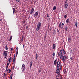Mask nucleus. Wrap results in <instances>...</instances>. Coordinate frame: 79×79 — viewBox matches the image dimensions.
<instances>
[{
    "mask_svg": "<svg viewBox=\"0 0 79 79\" xmlns=\"http://www.w3.org/2000/svg\"><path fill=\"white\" fill-rule=\"evenodd\" d=\"M63 52H62V50H60V57H62V61L63 62H64L65 61V60H66V56H64L62 55Z\"/></svg>",
    "mask_w": 79,
    "mask_h": 79,
    "instance_id": "nucleus-1",
    "label": "nucleus"
},
{
    "mask_svg": "<svg viewBox=\"0 0 79 79\" xmlns=\"http://www.w3.org/2000/svg\"><path fill=\"white\" fill-rule=\"evenodd\" d=\"M41 26H42V24H41V23L39 22L38 23L37 27L36 28L37 31H39V30L40 29V27H41Z\"/></svg>",
    "mask_w": 79,
    "mask_h": 79,
    "instance_id": "nucleus-2",
    "label": "nucleus"
},
{
    "mask_svg": "<svg viewBox=\"0 0 79 79\" xmlns=\"http://www.w3.org/2000/svg\"><path fill=\"white\" fill-rule=\"evenodd\" d=\"M24 70H25V64H23L22 67V71L23 72H24Z\"/></svg>",
    "mask_w": 79,
    "mask_h": 79,
    "instance_id": "nucleus-3",
    "label": "nucleus"
},
{
    "mask_svg": "<svg viewBox=\"0 0 79 79\" xmlns=\"http://www.w3.org/2000/svg\"><path fill=\"white\" fill-rule=\"evenodd\" d=\"M64 6V8L65 9L66 8L68 7V2H67V1H65Z\"/></svg>",
    "mask_w": 79,
    "mask_h": 79,
    "instance_id": "nucleus-4",
    "label": "nucleus"
},
{
    "mask_svg": "<svg viewBox=\"0 0 79 79\" xmlns=\"http://www.w3.org/2000/svg\"><path fill=\"white\" fill-rule=\"evenodd\" d=\"M38 15H39V12L37 11L34 14V17H35V18H36L37 16H38Z\"/></svg>",
    "mask_w": 79,
    "mask_h": 79,
    "instance_id": "nucleus-5",
    "label": "nucleus"
},
{
    "mask_svg": "<svg viewBox=\"0 0 79 79\" xmlns=\"http://www.w3.org/2000/svg\"><path fill=\"white\" fill-rule=\"evenodd\" d=\"M34 8H32L31 9V12H30V14H32L33 13H34Z\"/></svg>",
    "mask_w": 79,
    "mask_h": 79,
    "instance_id": "nucleus-6",
    "label": "nucleus"
},
{
    "mask_svg": "<svg viewBox=\"0 0 79 79\" xmlns=\"http://www.w3.org/2000/svg\"><path fill=\"white\" fill-rule=\"evenodd\" d=\"M7 51H4L3 52L2 54L4 55H7Z\"/></svg>",
    "mask_w": 79,
    "mask_h": 79,
    "instance_id": "nucleus-7",
    "label": "nucleus"
},
{
    "mask_svg": "<svg viewBox=\"0 0 79 79\" xmlns=\"http://www.w3.org/2000/svg\"><path fill=\"white\" fill-rule=\"evenodd\" d=\"M56 47V44H53V46H52V49L54 50V49H55Z\"/></svg>",
    "mask_w": 79,
    "mask_h": 79,
    "instance_id": "nucleus-8",
    "label": "nucleus"
},
{
    "mask_svg": "<svg viewBox=\"0 0 79 79\" xmlns=\"http://www.w3.org/2000/svg\"><path fill=\"white\" fill-rule=\"evenodd\" d=\"M56 71V74H57L58 75H59V74H60V71L58 70H57Z\"/></svg>",
    "mask_w": 79,
    "mask_h": 79,
    "instance_id": "nucleus-9",
    "label": "nucleus"
},
{
    "mask_svg": "<svg viewBox=\"0 0 79 79\" xmlns=\"http://www.w3.org/2000/svg\"><path fill=\"white\" fill-rule=\"evenodd\" d=\"M56 62H57V59H56L54 62V65L56 64Z\"/></svg>",
    "mask_w": 79,
    "mask_h": 79,
    "instance_id": "nucleus-10",
    "label": "nucleus"
},
{
    "mask_svg": "<svg viewBox=\"0 0 79 79\" xmlns=\"http://www.w3.org/2000/svg\"><path fill=\"white\" fill-rule=\"evenodd\" d=\"M32 61H31V62L30 63V68H31L32 65Z\"/></svg>",
    "mask_w": 79,
    "mask_h": 79,
    "instance_id": "nucleus-11",
    "label": "nucleus"
},
{
    "mask_svg": "<svg viewBox=\"0 0 79 79\" xmlns=\"http://www.w3.org/2000/svg\"><path fill=\"white\" fill-rule=\"evenodd\" d=\"M42 71V69L40 68H39L38 73H40Z\"/></svg>",
    "mask_w": 79,
    "mask_h": 79,
    "instance_id": "nucleus-12",
    "label": "nucleus"
},
{
    "mask_svg": "<svg viewBox=\"0 0 79 79\" xmlns=\"http://www.w3.org/2000/svg\"><path fill=\"white\" fill-rule=\"evenodd\" d=\"M61 64V63H60V61H59V60H58L56 63V64H57V65H59V64Z\"/></svg>",
    "mask_w": 79,
    "mask_h": 79,
    "instance_id": "nucleus-13",
    "label": "nucleus"
},
{
    "mask_svg": "<svg viewBox=\"0 0 79 79\" xmlns=\"http://www.w3.org/2000/svg\"><path fill=\"white\" fill-rule=\"evenodd\" d=\"M57 68H56V69L57 70H59L60 69V67L59 66V65H57Z\"/></svg>",
    "mask_w": 79,
    "mask_h": 79,
    "instance_id": "nucleus-14",
    "label": "nucleus"
},
{
    "mask_svg": "<svg viewBox=\"0 0 79 79\" xmlns=\"http://www.w3.org/2000/svg\"><path fill=\"white\" fill-rule=\"evenodd\" d=\"M69 19H68L66 20V21L67 24H68V23H69Z\"/></svg>",
    "mask_w": 79,
    "mask_h": 79,
    "instance_id": "nucleus-15",
    "label": "nucleus"
},
{
    "mask_svg": "<svg viewBox=\"0 0 79 79\" xmlns=\"http://www.w3.org/2000/svg\"><path fill=\"white\" fill-rule=\"evenodd\" d=\"M68 40H69V42H70V41H71V37L69 36V37Z\"/></svg>",
    "mask_w": 79,
    "mask_h": 79,
    "instance_id": "nucleus-16",
    "label": "nucleus"
},
{
    "mask_svg": "<svg viewBox=\"0 0 79 79\" xmlns=\"http://www.w3.org/2000/svg\"><path fill=\"white\" fill-rule=\"evenodd\" d=\"M13 78V74H11L10 76V79H12Z\"/></svg>",
    "mask_w": 79,
    "mask_h": 79,
    "instance_id": "nucleus-17",
    "label": "nucleus"
},
{
    "mask_svg": "<svg viewBox=\"0 0 79 79\" xmlns=\"http://www.w3.org/2000/svg\"><path fill=\"white\" fill-rule=\"evenodd\" d=\"M77 21H76V22H75L76 27H77Z\"/></svg>",
    "mask_w": 79,
    "mask_h": 79,
    "instance_id": "nucleus-18",
    "label": "nucleus"
},
{
    "mask_svg": "<svg viewBox=\"0 0 79 79\" xmlns=\"http://www.w3.org/2000/svg\"><path fill=\"white\" fill-rule=\"evenodd\" d=\"M12 37H13V36L11 35L9 41H11V40L12 39Z\"/></svg>",
    "mask_w": 79,
    "mask_h": 79,
    "instance_id": "nucleus-19",
    "label": "nucleus"
},
{
    "mask_svg": "<svg viewBox=\"0 0 79 79\" xmlns=\"http://www.w3.org/2000/svg\"><path fill=\"white\" fill-rule=\"evenodd\" d=\"M11 57H10V58H8V59H9V63H10V61L11 62Z\"/></svg>",
    "mask_w": 79,
    "mask_h": 79,
    "instance_id": "nucleus-20",
    "label": "nucleus"
},
{
    "mask_svg": "<svg viewBox=\"0 0 79 79\" xmlns=\"http://www.w3.org/2000/svg\"><path fill=\"white\" fill-rule=\"evenodd\" d=\"M35 58L36 60H37V58H38V54H37V53L36 54Z\"/></svg>",
    "mask_w": 79,
    "mask_h": 79,
    "instance_id": "nucleus-21",
    "label": "nucleus"
},
{
    "mask_svg": "<svg viewBox=\"0 0 79 79\" xmlns=\"http://www.w3.org/2000/svg\"><path fill=\"white\" fill-rule=\"evenodd\" d=\"M68 29V27H66L65 28V31H67Z\"/></svg>",
    "mask_w": 79,
    "mask_h": 79,
    "instance_id": "nucleus-22",
    "label": "nucleus"
},
{
    "mask_svg": "<svg viewBox=\"0 0 79 79\" xmlns=\"http://www.w3.org/2000/svg\"><path fill=\"white\" fill-rule=\"evenodd\" d=\"M61 22H60V23L59 24V28H60L61 27Z\"/></svg>",
    "mask_w": 79,
    "mask_h": 79,
    "instance_id": "nucleus-23",
    "label": "nucleus"
},
{
    "mask_svg": "<svg viewBox=\"0 0 79 79\" xmlns=\"http://www.w3.org/2000/svg\"><path fill=\"white\" fill-rule=\"evenodd\" d=\"M64 23H62L61 24V29H63V26H64Z\"/></svg>",
    "mask_w": 79,
    "mask_h": 79,
    "instance_id": "nucleus-24",
    "label": "nucleus"
},
{
    "mask_svg": "<svg viewBox=\"0 0 79 79\" xmlns=\"http://www.w3.org/2000/svg\"><path fill=\"white\" fill-rule=\"evenodd\" d=\"M23 35L22 36V39H21V42H23V40L24 39V37H23Z\"/></svg>",
    "mask_w": 79,
    "mask_h": 79,
    "instance_id": "nucleus-25",
    "label": "nucleus"
},
{
    "mask_svg": "<svg viewBox=\"0 0 79 79\" xmlns=\"http://www.w3.org/2000/svg\"><path fill=\"white\" fill-rule=\"evenodd\" d=\"M6 76H7V74H5V73H4L3 77H6Z\"/></svg>",
    "mask_w": 79,
    "mask_h": 79,
    "instance_id": "nucleus-26",
    "label": "nucleus"
},
{
    "mask_svg": "<svg viewBox=\"0 0 79 79\" xmlns=\"http://www.w3.org/2000/svg\"><path fill=\"white\" fill-rule=\"evenodd\" d=\"M63 71H64V74H66V69H64Z\"/></svg>",
    "mask_w": 79,
    "mask_h": 79,
    "instance_id": "nucleus-27",
    "label": "nucleus"
},
{
    "mask_svg": "<svg viewBox=\"0 0 79 79\" xmlns=\"http://www.w3.org/2000/svg\"><path fill=\"white\" fill-rule=\"evenodd\" d=\"M56 7L55 6H54L53 7V10H56Z\"/></svg>",
    "mask_w": 79,
    "mask_h": 79,
    "instance_id": "nucleus-28",
    "label": "nucleus"
},
{
    "mask_svg": "<svg viewBox=\"0 0 79 79\" xmlns=\"http://www.w3.org/2000/svg\"><path fill=\"white\" fill-rule=\"evenodd\" d=\"M13 14H14L15 11V8H13Z\"/></svg>",
    "mask_w": 79,
    "mask_h": 79,
    "instance_id": "nucleus-29",
    "label": "nucleus"
},
{
    "mask_svg": "<svg viewBox=\"0 0 79 79\" xmlns=\"http://www.w3.org/2000/svg\"><path fill=\"white\" fill-rule=\"evenodd\" d=\"M15 50H16V52H18V47L16 48Z\"/></svg>",
    "mask_w": 79,
    "mask_h": 79,
    "instance_id": "nucleus-30",
    "label": "nucleus"
},
{
    "mask_svg": "<svg viewBox=\"0 0 79 79\" xmlns=\"http://www.w3.org/2000/svg\"><path fill=\"white\" fill-rule=\"evenodd\" d=\"M48 21H50V18H48L47 19Z\"/></svg>",
    "mask_w": 79,
    "mask_h": 79,
    "instance_id": "nucleus-31",
    "label": "nucleus"
},
{
    "mask_svg": "<svg viewBox=\"0 0 79 79\" xmlns=\"http://www.w3.org/2000/svg\"><path fill=\"white\" fill-rule=\"evenodd\" d=\"M56 31L54 30V32H53V34H54V35H55V34H56Z\"/></svg>",
    "mask_w": 79,
    "mask_h": 79,
    "instance_id": "nucleus-32",
    "label": "nucleus"
},
{
    "mask_svg": "<svg viewBox=\"0 0 79 79\" xmlns=\"http://www.w3.org/2000/svg\"><path fill=\"white\" fill-rule=\"evenodd\" d=\"M6 50H8V47L7 45L6 46Z\"/></svg>",
    "mask_w": 79,
    "mask_h": 79,
    "instance_id": "nucleus-33",
    "label": "nucleus"
},
{
    "mask_svg": "<svg viewBox=\"0 0 79 79\" xmlns=\"http://www.w3.org/2000/svg\"><path fill=\"white\" fill-rule=\"evenodd\" d=\"M66 54V52L65 51H64V52H63V53H62V55H64V54Z\"/></svg>",
    "mask_w": 79,
    "mask_h": 79,
    "instance_id": "nucleus-34",
    "label": "nucleus"
},
{
    "mask_svg": "<svg viewBox=\"0 0 79 79\" xmlns=\"http://www.w3.org/2000/svg\"><path fill=\"white\" fill-rule=\"evenodd\" d=\"M9 70V69H6V73L7 72H8V71Z\"/></svg>",
    "mask_w": 79,
    "mask_h": 79,
    "instance_id": "nucleus-35",
    "label": "nucleus"
},
{
    "mask_svg": "<svg viewBox=\"0 0 79 79\" xmlns=\"http://www.w3.org/2000/svg\"><path fill=\"white\" fill-rule=\"evenodd\" d=\"M60 52L58 53L57 54L58 56H60Z\"/></svg>",
    "mask_w": 79,
    "mask_h": 79,
    "instance_id": "nucleus-36",
    "label": "nucleus"
},
{
    "mask_svg": "<svg viewBox=\"0 0 79 79\" xmlns=\"http://www.w3.org/2000/svg\"><path fill=\"white\" fill-rule=\"evenodd\" d=\"M18 52H17L16 53V54L15 55V56H17V55H18Z\"/></svg>",
    "mask_w": 79,
    "mask_h": 79,
    "instance_id": "nucleus-37",
    "label": "nucleus"
},
{
    "mask_svg": "<svg viewBox=\"0 0 79 79\" xmlns=\"http://www.w3.org/2000/svg\"><path fill=\"white\" fill-rule=\"evenodd\" d=\"M52 55L53 56H55V53L53 52L52 54Z\"/></svg>",
    "mask_w": 79,
    "mask_h": 79,
    "instance_id": "nucleus-38",
    "label": "nucleus"
},
{
    "mask_svg": "<svg viewBox=\"0 0 79 79\" xmlns=\"http://www.w3.org/2000/svg\"><path fill=\"white\" fill-rule=\"evenodd\" d=\"M67 17V15H64V18H66Z\"/></svg>",
    "mask_w": 79,
    "mask_h": 79,
    "instance_id": "nucleus-39",
    "label": "nucleus"
},
{
    "mask_svg": "<svg viewBox=\"0 0 79 79\" xmlns=\"http://www.w3.org/2000/svg\"><path fill=\"white\" fill-rule=\"evenodd\" d=\"M59 66H60V68H61L62 67V66H61V64H59Z\"/></svg>",
    "mask_w": 79,
    "mask_h": 79,
    "instance_id": "nucleus-40",
    "label": "nucleus"
},
{
    "mask_svg": "<svg viewBox=\"0 0 79 79\" xmlns=\"http://www.w3.org/2000/svg\"><path fill=\"white\" fill-rule=\"evenodd\" d=\"M9 71L8 72V73H11V69H9Z\"/></svg>",
    "mask_w": 79,
    "mask_h": 79,
    "instance_id": "nucleus-41",
    "label": "nucleus"
},
{
    "mask_svg": "<svg viewBox=\"0 0 79 79\" xmlns=\"http://www.w3.org/2000/svg\"><path fill=\"white\" fill-rule=\"evenodd\" d=\"M16 58V57H15V55L14 56V59H15Z\"/></svg>",
    "mask_w": 79,
    "mask_h": 79,
    "instance_id": "nucleus-42",
    "label": "nucleus"
},
{
    "mask_svg": "<svg viewBox=\"0 0 79 79\" xmlns=\"http://www.w3.org/2000/svg\"><path fill=\"white\" fill-rule=\"evenodd\" d=\"M57 32H60V31H59V30H58V29H57Z\"/></svg>",
    "mask_w": 79,
    "mask_h": 79,
    "instance_id": "nucleus-43",
    "label": "nucleus"
},
{
    "mask_svg": "<svg viewBox=\"0 0 79 79\" xmlns=\"http://www.w3.org/2000/svg\"><path fill=\"white\" fill-rule=\"evenodd\" d=\"M6 56H7V55H5L4 56V58H6Z\"/></svg>",
    "mask_w": 79,
    "mask_h": 79,
    "instance_id": "nucleus-44",
    "label": "nucleus"
},
{
    "mask_svg": "<svg viewBox=\"0 0 79 79\" xmlns=\"http://www.w3.org/2000/svg\"><path fill=\"white\" fill-rule=\"evenodd\" d=\"M47 18H48V17H49V16H48V14H47Z\"/></svg>",
    "mask_w": 79,
    "mask_h": 79,
    "instance_id": "nucleus-45",
    "label": "nucleus"
},
{
    "mask_svg": "<svg viewBox=\"0 0 79 79\" xmlns=\"http://www.w3.org/2000/svg\"><path fill=\"white\" fill-rule=\"evenodd\" d=\"M18 2H20V0H16Z\"/></svg>",
    "mask_w": 79,
    "mask_h": 79,
    "instance_id": "nucleus-46",
    "label": "nucleus"
},
{
    "mask_svg": "<svg viewBox=\"0 0 79 79\" xmlns=\"http://www.w3.org/2000/svg\"><path fill=\"white\" fill-rule=\"evenodd\" d=\"M28 27H29V26H27L26 27V29H27V28H28Z\"/></svg>",
    "mask_w": 79,
    "mask_h": 79,
    "instance_id": "nucleus-47",
    "label": "nucleus"
},
{
    "mask_svg": "<svg viewBox=\"0 0 79 79\" xmlns=\"http://www.w3.org/2000/svg\"><path fill=\"white\" fill-rule=\"evenodd\" d=\"M8 66L6 65V69H8Z\"/></svg>",
    "mask_w": 79,
    "mask_h": 79,
    "instance_id": "nucleus-48",
    "label": "nucleus"
},
{
    "mask_svg": "<svg viewBox=\"0 0 79 79\" xmlns=\"http://www.w3.org/2000/svg\"><path fill=\"white\" fill-rule=\"evenodd\" d=\"M25 23H26V21H23V24H25Z\"/></svg>",
    "mask_w": 79,
    "mask_h": 79,
    "instance_id": "nucleus-49",
    "label": "nucleus"
},
{
    "mask_svg": "<svg viewBox=\"0 0 79 79\" xmlns=\"http://www.w3.org/2000/svg\"><path fill=\"white\" fill-rule=\"evenodd\" d=\"M16 60V59H13V62H15V61Z\"/></svg>",
    "mask_w": 79,
    "mask_h": 79,
    "instance_id": "nucleus-50",
    "label": "nucleus"
},
{
    "mask_svg": "<svg viewBox=\"0 0 79 79\" xmlns=\"http://www.w3.org/2000/svg\"><path fill=\"white\" fill-rule=\"evenodd\" d=\"M62 52H64V48H63L62 50Z\"/></svg>",
    "mask_w": 79,
    "mask_h": 79,
    "instance_id": "nucleus-51",
    "label": "nucleus"
},
{
    "mask_svg": "<svg viewBox=\"0 0 79 79\" xmlns=\"http://www.w3.org/2000/svg\"><path fill=\"white\" fill-rule=\"evenodd\" d=\"M12 69H15V67L14 66H13L12 67Z\"/></svg>",
    "mask_w": 79,
    "mask_h": 79,
    "instance_id": "nucleus-52",
    "label": "nucleus"
},
{
    "mask_svg": "<svg viewBox=\"0 0 79 79\" xmlns=\"http://www.w3.org/2000/svg\"><path fill=\"white\" fill-rule=\"evenodd\" d=\"M9 64H10V63H7V66H8V65H9Z\"/></svg>",
    "mask_w": 79,
    "mask_h": 79,
    "instance_id": "nucleus-53",
    "label": "nucleus"
},
{
    "mask_svg": "<svg viewBox=\"0 0 79 79\" xmlns=\"http://www.w3.org/2000/svg\"><path fill=\"white\" fill-rule=\"evenodd\" d=\"M44 39H46V36H44Z\"/></svg>",
    "mask_w": 79,
    "mask_h": 79,
    "instance_id": "nucleus-54",
    "label": "nucleus"
},
{
    "mask_svg": "<svg viewBox=\"0 0 79 79\" xmlns=\"http://www.w3.org/2000/svg\"><path fill=\"white\" fill-rule=\"evenodd\" d=\"M19 44H20V45H21V42H20V43H19Z\"/></svg>",
    "mask_w": 79,
    "mask_h": 79,
    "instance_id": "nucleus-55",
    "label": "nucleus"
},
{
    "mask_svg": "<svg viewBox=\"0 0 79 79\" xmlns=\"http://www.w3.org/2000/svg\"><path fill=\"white\" fill-rule=\"evenodd\" d=\"M70 60H73V58H72V57H70Z\"/></svg>",
    "mask_w": 79,
    "mask_h": 79,
    "instance_id": "nucleus-56",
    "label": "nucleus"
},
{
    "mask_svg": "<svg viewBox=\"0 0 79 79\" xmlns=\"http://www.w3.org/2000/svg\"><path fill=\"white\" fill-rule=\"evenodd\" d=\"M24 45H24V44L23 45V47L24 48Z\"/></svg>",
    "mask_w": 79,
    "mask_h": 79,
    "instance_id": "nucleus-57",
    "label": "nucleus"
},
{
    "mask_svg": "<svg viewBox=\"0 0 79 79\" xmlns=\"http://www.w3.org/2000/svg\"><path fill=\"white\" fill-rule=\"evenodd\" d=\"M60 70H61V67L60 68Z\"/></svg>",
    "mask_w": 79,
    "mask_h": 79,
    "instance_id": "nucleus-58",
    "label": "nucleus"
},
{
    "mask_svg": "<svg viewBox=\"0 0 79 79\" xmlns=\"http://www.w3.org/2000/svg\"><path fill=\"white\" fill-rule=\"evenodd\" d=\"M60 79H62V77H61L60 78Z\"/></svg>",
    "mask_w": 79,
    "mask_h": 79,
    "instance_id": "nucleus-59",
    "label": "nucleus"
},
{
    "mask_svg": "<svg viewBox=\"0 0 79 79\" xmlns=\"http://www.w3.org/2000/svg\"><path fill=\"white\" fill-rule=\"evenodd\" d=\"M13 50V48H11V50Z\"/></svg>",
    "mask_w": 79,
    "mask_h": 79,
    "instance_id": "nucleus-60",
    "label": "nucleus"
},
{
    "mask_svg": "<svg viewBox=\"0 0 79 79\" xmlns=\"http://www.w3.org/2000/svg\"><path fill=\"white\" fill-rule=\"evenodd\" d=\"M0 21H1L2 22V19H1L0 20Z\"/></svg>",
    "mask_w": 79,
    "mask_h": 79,
    "instance_id": "nucleus-61",
    "label": "nucleus"
},
{
    "mask_svg": "<svg viewBox=\"0 0 79 79\" xmlns=\"http://www.w3.org/2000/svg\"><path fill=\"white\" fill-rule=\"evenodd\" d=\"M68 0H66V1H65V2H68Z\"/></svg>",
    "mask_w": 79,
    "mask_h": 79,
    "instance_id": "nucleus-62",
    "label": "nucleus"
},
{
    "mask_svg": "<svg viewBox=\"0 0 79 79\" xmlns=\"http://www.w3.org/2000/svg\"><path fill=\"white\" fill-rule=\"evenodd\" d=\"M11 60H13V58H12Z\"/></svg>",
    "mask_w": 79,
    "mask_h": 79,
    "instance_id": "nucleus-63",
    "label": "nucleus"
},
{
    "mask_svg": "<svg viewBox=\"0 0 79 79\" xmlns=\"http://www.w3.org/2000/svg\"><path fill=\"white\" fill-rule=\"evenodd\" d=\"M56 79H59V78H56Z\"/></svg>",
    "mask_w": 79,
    "mask_h": 79,
    "instance_id": "nucleus-64",
    "label": "nucleus"
}]
</instances>
